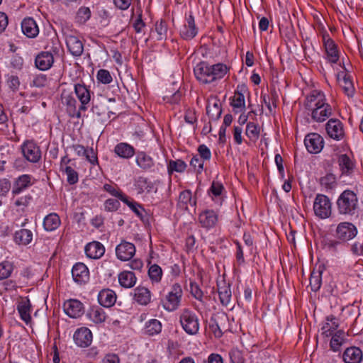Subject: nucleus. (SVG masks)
Returning <instances> with one entry per match:
<instances>
[{"instance_id": "nucleus-1", "label": "nucleus", "mask_w": 363, "mask_h": 363, "mask_svg": "<svg viewBox=\"0 0 363 363\" xmlns=\"http://www.w3.org/2000/svg\"><path fill=\"white\" fill-rule=\"evenodd\" d=\"M338 211L343 215H354L358 208V199L351 190L344 191L337 201Z\"/></svg>"}, {"instance_id": "nucleus-2", "label": "nucleus", "mask_w": 363, "mask_h": 363, "mask_svg": "<svg viewBox=\"0 0 363 363\" xmlns=\"http://www.w3.org/2000/svg\"><path fill=\"white\" fill-rule=\"evenodd\" d=\"M180 323L186 333L195 335L199 332V319L193 311L189 309L184 310L180 315Z\"/></svg>"}, {"instance_id": "nucleus-3", "label": "nucleus", "mask_w": 363, "mask_h": 363, "mask_svg": "<svg viewBox=\"0 0 363 363\" xmlns=\"http://www.w3.org/2000/svg\"><path fill=\"white\" fill-rule=\"evenodd\" d=\"M330 199L323 194H317L313 203V210L315 216L324 219L328 218L332 213Z\"/></svg>"}, {"instance_id": "nucleus-4", "label": "nucleus", "mask_w": 363, "mask_h": 363, "mask_svg": "<svg viewBox=\"0 0 363 363\" xmlns=\"http://www.w3.org/2000/svg\"><path fill=\"white\" fill-rule=\"evenodd\" d=\"M182 296V289L179 284H174L163 302V307L168 311H174L178 308Z\"/></svg>"}, {"instance_id": "nucleus-5", "label": "nucleus", "mask_w": 363, "mask_h": 363, "mask_svg": "<svg viewBox=\"0 0 363 363\" xmlns=\"http://www.w3.org/2000/svg\"><path fill=\"white\" fill-rule=\"evenodd\" d=\"M23 157L30 162L35 163L41 159L39 146L33 140H26L21 145Z\"/></svg>"}, {"instance_id": "nucleus-6", "label": "nucleus", "mask_w": 363, "mask_h": 363, "mask_svg": "<svg viewBox=\"0 0 363 363\" xmlns=\"http://www.w3.org/2000/svg\"><path fill=\"white\" fill-rule=\"evenodd\" d=\"M337 162L340 172V178L351 177L354 174L356 168L355 162L347 154L339 155Z\"/></svg>"}, {"instance_id": "nucleus-7", "label": "nucleus", "mask_w": 363, "mask_h": 363, "mask_svg": "<svg viewBox=\"0 0 363 363\" xmlns=\"http://www.w3.org/2000/svg\"><path fill=\"white\" fill-rule=\"evenodd\" d=\"M245 93H248V89L245 84H240L237 86L234 96L230 103L235 113L241 112L245 109Z\"/></svg>"}, {"instance_id": "nucleus-8", "label": "nucleus", "mask_w": 363, "mask_h": 363, "mask_svg": "<svg viewBox=\"0 0 363 363\" xmlns=\"http://www.w3.org/2000/svg\"><path fill=\"white\" fill-rule=\"evenodd\" d=\"M74 93L80 102L79 109L85 111L91 101V91L84 83H76L74 84Z\"/></svg>"}, {"instance_id": "nucleus-9", "label": "nucleus", "mask_w": 363, "mask_h": 363, "mask_svg": "<svg viewBox=\"0 0 363 363\" xmlns=\"http://www.w3.org/2000/svg\"><path fill=\"white\" fill-rule=\"evenodd\" d=\"M328 136L335 140H341L345 135L342 123L335 118L330 119L325 125Z\"/></svg>"}, {"instance_id": "nucleus-10", "label": "nucleus", "mask_w": 363, "mask_h": 363, "mask_svg": "<svg viewBox=\"0 0 363 363\" xmlns=\"http://www.w3.org/2000/svg\"><path fill=\"white\" fill-rule=\"evenodd\" d=\"M323 41L328 60L330 63H337L340 58L337 45L327 33L323 35Z\"/></svg>"}, {"instance_id": "nucleus-11", "label": "nucleus", "mask_w": 363, "mask_h": 363, "mask_svg": "<svg viewBox=\"0 0 363 363\" xmlns=\"http://www.w3.org/2000/svg\"><path fill=\"white\" fill-rule=\"evenodd\" d=\"M196 79L203 84H209L215 81L210 72V65L205 62L199 63L194 69Z\"/></svg>"}, {"instance_id": "nucleus-12", "label": "nucleus", "mask_w": 363, "mask_h": 363, "mask_svg": "<svg viewBox=\"0 0 363 363\" xmlns=\"http://www.w3.org/2000/svg\"><path fill=\"white\" fill-rule=\"evenodd\" d=\"M304 144L310 153H318L323 147V139L318 133H309L304 139Z\"/></svg>"}, {"instance_id": "nucleus-13", "label": "nucleus", "mask_w": 363, "mask_h": 363, "mask_svg": "<svg viewBox=\"0 0 363 363\" xmlns=\"http://www.w3.org/2000/svg\"><path fill=\"white\" fill-rule=\"evenodd\" d=\"M116 254L121 261L130 260L135 254V247L131 242L123 241L117 245Z\"/></svg>"}, {"instance_id": "nucleus-14", "label": "nucleus", "mask_w": 363, "mask_h": 363, "mask_svg": "<svg viewBox=\"0 0 363 363\" xmlns=\"http://www.w3.org/2000/svg\"><path fill=\"white\" fill-rule=\"evenodd\" d=\"M325 99L323 92L318 90H313L309 95H308L304 101L305 108L312 112L318 106L323 103Z\"/></svg>"}, {"instance_id": "nucleus-15", "label": "nucleus", "mask_w": 363, "mask_h": 363, "mask_svg": "<svg viewBox=\"0 0 363 363\" xmlns=\"http://www.w3.org/2000/svg\"><path fill=\"white\" fill-rule=\"evenodd\" d=\"M64 311L70 318H77L84 313L83 303L77 299H70L64 303Z\"/></svg>"}, {"instance_id": "nucleus-16", "label": "nucleus", "mask_w": 363, "mask_h": 363, "mask_svg": "<svg viewBox=\"0 0 363 363\" xmlns=\"http://www.w3.org/2000/svg\"><path fill=\"white\" fill-rule=\"evenodd\" d=\"M357 230L356 227L351 223H340L336 230L337 237L343 240H351L355 237Z\"/></svg>"}, {"instance_id": "nucleus-17", "label": "nucleus", "mask_w": 363, "mask_h": 363, "mask_svg": "<svg viewBox=\"0 0 363 363\" xmlns=\"http://www.w3.org/2000/svg\"><path fill=\"white\" fill-rule=\"evenodd\" d=\"M198 33V28L196 26L194 16L189 14L186 18V23L180 30L181 37L186 40L193 39Z\"/></svg>"}, {"instance_id": "nucleus-18", "label": "nucleus", "mask_w": 363, "mask_h": 363, "mask_svg": "<svg viewBox=\"0 0 363 363\" xmlns=\"http://www.w3.org/2000/svg\"><path fill=\"white\" fill-rule=\"evenodd\" d=\"M333 109L331 106L325 101L320 106H318L312 112L311 118L316 122H323L332 115Z\"/></svg>"}, {"instance_id": "nucleus-19", "label": "nucleus", "mask_w": 363, "mask_h": 363, "mask_svg": "<svg viewBox=\"0 0 363 363\" xmlns=\"http://www.w3.org/2000/svg\"><path fill=\"white\" fill-rule=\"evenodd\" d=\"M75 343L81 347H86L92 341V333L87 328L77 329L73 336Z\"/></svg>"}, {"instance_id": "nucleus-20", "label": "nucleus", "mask_w": 363, "mask_h": 363, "mask_svg": "<svg viewBox=\"0 0 363 363\" xmlns=\"http://www.w3.org/2000/svg\"><path fill=\"white\" fill-rule=\"evenodd\" d=\"M72 274L75 282L86 283L89 278V272L87 267L82 262L75 264L72 269Z\"/></svg>"}, {"instance_id": "nucleus-21", "label": "nucleus", "mask_w": 363, "mask_h": 363, "mask_svg": "<svg viewBox=\"0 0 363 363\" xmlns=\"http://www.w3.org/2000/svg\"><path fill=\"white\" fill-rule=\"evenodd\" d=\"M199 221L203 228L209 229L216 225L218 215L213 210H206L199 214Z\"/></svg>"}, {"instance_id": "nucleus-22", "label": "nucleus", "mask_w": 363, "mask_h": 363, "mask_svg": "<svg viewBox=\"0 0 363 363\" xmlns=\"http://www.w3.org/2000/svg\"><path fill=\"white\" fill-rule=\"evenodd\" d=\"M66 45L69 52L76 57L80 56L84 51V46L82 41L72 35L66 37Z\"/></svg>"}, {"instance_id": "nucleus-23", "label": "nucleus", "mask_w": 363, "mask_h": 363, "mask_svg": "<svg viewBox=\"0 0 363 363\" xmlns=\"http://www.w3.org/2000/svg\"><path fill=\"white\" fill-rule=\"evenodd\" d=\"M54 62V57L49 52H42L37 55L35 64L38 69L45 71L49 69Z\"/></svg>"}, {"instance_id": "nucleus-24", "label": "nucleus", "mask_w": 363, "mask_h": 363, "mask_svg": "<svg viewBox=\"0 0 363 363\" xmlns=\"http://www.w3.org/2000/svg\"><path fill=\"white\" fill-rule=\"evenodd\" d=\"M363 357L362 350L357 347L347 348L342 354L345 363H360Z\"/></svg>"}, {"instance_id": "nucleus-25", "label": "nucleus", "mask_w": 363, "mask_h": 363, "mask_svg": "<svg viewBox=\"0 0 363 363\" xmlns=\"http://www.w3.org/2000/svg\"><path fill=\"white\" fill-rule=\"evenodd\" d=\"M62 101L66 106L67 111L70 117L77 118L82 117L81 112L83 111L80 110L79 108L78 109L77 108V101L72 96H63Z\"/></svg>"}, {"instance_id": "nucleus-26", "label": "nucleus", "mask_w": 363, "mask_h": 363, "mask_svg": "<svg viewBox=\"0 0 363 363\" xmlns=\"http://www.w3.org/2000/svg\"><path fill=\"white\" fill-rule=\"evenodd\" d=\"M105 252L104 245L99 242H92L87 244L85 247V253L86 256L91 259H99Z\"/></svg>"}, {"instance_id": "nucleus-27", "label": "nucleus", "mask_w": 363, "mask_h": 363, "mask_svg": "<svg viewBox=\"0 0 363 363\" xmlns=\"http://www.w3.org/2000/svg\"><path fill=\"white\" fill-rule=\"evenodd\" d=\"M22 31L27 37L33 38L39 33L36 22L33 18H26L21 23Z\"/></svg>"}, {"instance_id": "nucleus-28", "label": "nucleus", "mask_w": 363, "mask_h": 363, "mask_svg": "<svg viewBox=\"0 0 363 363\" xmlns=\"http://www.w3.org/2000/svg\"><path fill=\"white\" fill-rule=\"evenodd\" d=\"M116 298L115 291L108 289L101 290L98 296L99 303L106 308L113 306L116 301Z\"/></svg>"}, {"instance_id": "nucleus-29", "label": "nucleus", "mask_w": 363, "mask_h": 363, "mask_svg": "<svg viewBox=\"0 0 363 363\" xmlns=\"http://www.w3.org/2000/svg\"><path fill=\"white\" fill-rule=\"evenodd\" d=\"M218 292L221 304L228 306L232 296L230 284L225 281L218 284Z\"/></svg>"}, {"instance_id": "nucleus-30", "label": "nucleus", "mask_w": 363, "mask_h": 363, "mask_svg": "<svg viewBox=\"0 0 363 363\" xmlns=\"http://www.w3.org/2000/svg\"><path fill=\"white\" fill-rule=\"evenodd\" d=\"M134 300L140 305L146 306L151 300V293L144 286H138L134 289Z\"/></svg>"}, {"instance_id": "nucleus-31", "label": "nucleus", "mask_w": 363, "mask_h": 363, "mask_svg": "<svg viewBox=\"0 0 363 363\" xmlns=\"http://www.w3.org/2000/svg\"><path fill=\"white\" fill-rule=\"evenodd\" d=\"M325 320V323L321 328V332L325 337H329L335 333V331L339 327V323L337 318L333 315L327 316Z\"/></svg>"}, {"instance_id": "nucleus-32", "label": "nucleus", "mask_w": 363, "mask_h": 363, "mask_svg": "<svg viewBox=\"0 0 363 363\" xmlns=\"http://www.w3.org/2000/svg\"><path fill=\"white\" fill-rule=\"evenodd\" d=\"M31 177L28 174L20 176L14 182L12 194L13 195L19 194L23 190L31 185Z\"/></svg>"}, {"instance_id": "nucleus-33", "label": "nucleus", "mask_w": 363, "mask_h": 363, "mask_svg": "<svg viewBox=\"0 0 363 363\" xmlns=\"http://www.w3.org/2000/svg\"><path fill=\"white\" fill-rule=\"evenodd\" d=\"M114 152L120 157L129 159L135 154V149L130 145L121 143L116 145Z\"/></svg>"}, {"instance_id": "nucleus-34", "label": "nucleus", "mask_w": 363, "mask_h": 363, "mask_svg": "<svg viewBox=\"0 0 363 363\" xmlns=\"http://www.w3.org/2000/svg\"><path fill=\"white\" fill-rule=\"evenodd\" d=\"M340 74H342V79L340 80V86L348 97H352L354 94V87L350 74L347 72H342Z\"/></svg>"}, {"instance_id": "nucleus-35", "label": "nucleus", "mask_w": 363, "mask_h": 363, "mask_svg": "<svg viewBox=\"0 0 363 363\" xmlns=\"http://www.w3.org/2000/svg\"><path fill=\"white\" fill-rule=\"evenodd\" d=\"M30 307L31 304L29 299L21 300L17 306L21 318L26 323H28L31 320Z\"/></svg>"}, {"instance_id": "nucleus-36", "label": "nucleus", "mask_w": 363, "mask_h": 363, "mask_svg": "<svg viewBox=\"0 0 363 363\" xmlns=\"http://www.w3.org/2000/svg\"><path fill=\"white\" fill-rule=\"evenodd\" d=\"M135 274L130 271H124L118 274V281L124 288H131L136 283Z\"/></svg>"}, {"instance_id": "nucleus-37", "label": "nucleus", "mask_w": 363, "mask_h": 363, "mask_svg": "<svg viewBox=\"0 0 363 363\" xmlns=\"http://www.w3.org/2000/svg\"><path fill=\"white\" fill-rule=\"evenodd\" d=\"M33 240V233L30 230L21 229L14 234V240L18 245H27Z\"/></svg>"}, {"instance_id": "nucleus-38", "label": "nucleus", "mask_w": 363, "mask_h": 363, "mask_svg": "<svg viewBox=\"0 0 363 363\" xmlns=\"http://www.w3.org/2000/svg\"><path fill=\"white\" fill-rule=\"evenodd\" d=\"M136 163L143 170L150 169L155 165L152 158L144 152H139L137 154Z\"/></svg>"}, {"instance_id": "nucleus-39", "label": "nucleus", "mask_w": 363, "mask_h": 363, "mask_svg": "<svg viewBox=\"0 0 363 363\" xmlns=\"http://www.w3.org/2000/svg\"><path fill=\"white\" fill-rule=\"evenodd\" d=\"M228 320L227 315L225 314L216 318H212L211 319V323L209 325L210 329L213 333L215 337H220L223 335L221 329L222 321L225 322Z\"/></svg>"}, {"instance_id": "nucleus-40", "label": "nucleus", "mask_w": 363, "mask_h": 363, "mask_svg": "<svg viewBox=\"0 0 363 363\" xmlns=\"http://www.w3.org/2000/svg\"><path fill=\"white\" fill-rule=\"evenodd\" d=\"M206 113L213 121H217L222 114L221 105L218 101L208 102L206 106Z\"/></svg>"}, {"instance_id": "nucleus-41", "label": "nucleus", "mask_w": 363, "mask_h": 363, "mask_svg": "<svg viewBox=\"0 0 363 363\" xmlns=\"http://www.w3.org/2000/svg\"><path fill=\"white\" fill-rule=\"evenodd\" d=\"M60 225V219L57 213H50L44 218L43 226L48 231H52L57 229Z\"/></svg>"}, {"instance_id": "nucleus-42", "label": "nucleus", "mask_w": 363, "mask_h": 363, "mask_svg": "<svg viewBox=\"0 0 363 363\" xmlns=\"http://www.w3.org/2000/svg\"><path fill=\"white\" fill-rule=\"evenodd\" d=\"M168 28L167 23L163 20H160L155 23V30H152V35L156 33V40H165L167 37Z\"/></svg>"}, {"instance_id": "nucleus-43", "label": "nucleus", "mask_w": 363, "mask_h": 363, "mask_svg": "<svg viewBox=\"0 0 363 363\" xmlns=\"http://www.w3.org/2000/svg\"><path fill=\"white\" fill-rule=\"evenodd\" d=\"M178 203L180 207L187 210L188 204H190L191 206H194L196 205V200L192 199L191 191L184 190L179 194Z\"/></svg>"}, {"instance_id": "nucleus-44", "label": "nucleus", "mask_w": 363, "mask_h": 363, "mask_svg": "<svg viewBox=\"0 0 363 363\" xmlns=\"http://www.w3.org/2000/svg\"><path fill=\"white\" fill-rule=\"evenodd\" d=\"M87 316L95 323H101L106 320V313L102 308L99 307L91 308Z\"/></svg>"}, {"instance_id": "nucleus-45", "label": "nucleus", "mask_w": 363, "mask_h": 363, "mask_svg": "<svg viewBox=\"0 0 363 363\" xmlns=\"http://www.w3.org/2000/svg\"><path fill=\"white\" fill-rule=\"evenodd\" d=\"M330 340V347L334 352L339 350L340 347L342 345L345 340V333L343 330H337L332 335Z\"/></svg>"}, {"instance_id": "nucleus-46", "label": "nucleus", "mask_w": 363, "mask_h": 363, "mask_svg": "<svg viewBox=\"0 0 363 363\" xmlns=\"http://www.w3.org/2000/svg\"><path fill=\"white\" fill-rule=\"evenodd\" d=\"M145 333L149 335L159 334L162 331V324L157 319H151L145 324Z\"/></svg>"}, {"instance_id": "nucleus-47", "label": "nucleus", "mask_w": 363, "mask_h": 363, "mask_svg": "<svg viewBox=\"0 0 363 363\" xmlns=\"http://www.w3.org/2000/svg\"><path fill=\"white\" fill-rule=\"evenodd\" d=\"M210 72L212 73V77H215V81L223 78L228 72V67L223 63H218L213 65H210Z\"/></svg>"}, {"instance_id": "nucleus-48", "label": "nucleus", "mask_w": 363, "mask_h": 363, "mask_svg": "<svg viewBox=\"0 0 363 363\" xmlns=\"http://www.w3.org/2000/svg\"><path fill=\"white\" fill-rule=\"evenodd\" d=\"M245 134L250 140L256 141L260 134L259 126L253 122H249L246 126Z\"/></svg>"}, {"instance_id": "nucleus-49", "label": "nucleus", "mask_w": 363, "mask_h": 363, "mask_svg": "<svg viewBox=\"0 0 363 363\" xmlns=\"http://www.w3.org/2000/svg\"><path fill=\"white\" fill-rule=\"evenodd\" d=\"M135 186L138 192L142 194L143 192H150L153 189V184L148 181L147 178L140 177L138 179L135 183Z\"/></svg>"}, {"instance_id": "nucleus-50", "label": "nucleus", "mask_w": 363, "mask_h": 363, "mask_svg": "<svg viewBox=\"0 0 363 363\" xmlns=\"http://www.w3.org/2000/svg\"><path fill=\"white\" fill-rule=\"evenodd\" d=\"M322 270L319 268L316 271H313L310 277V286L312 291H317L321 286Z\"/></svg>"}, {"instance_id": "nucleus-51", "label": "nucleus", "mask_w": 363, "mask_h": 363, "mask_svg": "<svg viewBox=\"0 0 363 363\" xmlns=\"http://www.w3.org/2000/svg\"><path fill=\"white\" fill-rule=\"evenodd\" d=\"M148 274L152 281L157 283L162 279V270L159 265L154 264L149 268Z\"/></svg>"}, {"instance_id": "nucleus-52", "label": "nucleus", "mask_w": 363, "mask_h": 363, "mask_svg": "<svg viewBox=\"0 0 363 363\" xmlns=\"http://www.w3.org/2000/svg\"><path fill=\"white\" fill-rule=\"evenodd\" d=\"M186 167V163L182 160H170L168 164V169L171 172H184Z\"/></svg>"}, {"instance_id": "nucleus-53", "label": "nucleus", "mask_w": 363, "mask_h": 363, "mask_svg": "<svg viewBox=\"0 0 363 363\" xmlns=\"http://www.w3.org/2000/svg\"><path fill=\"white\" fill-rule=\"evenodd\" d=\"M104 189L106 191L118 198L123 202H126V195H125L120 189H116L115 186L108 184H106L104 186Z\"/></svg>"}, {"instance_id": "nucleus-54", "label": "nucleus", "mask_w": 363, "mask_h": 363, "mask_svg": "<svg viewBox=\"0 0 363 363\" xmlns=\"http://www.w3.org/2000/svg\"><path fill=\"white\" fill-rule=\"evenodd\" d=\"M13 271V265L9 262L0 264V280L8 278Z\"/></svg>"}, {"instance_id": "nucleus-55", "label": "nucleus", "mask_w": 363, "mask_h": 363, "mask_svg": "<svg viewBox=\"0 0 363 363\" xmlns=\"http://www.w3.org/2000/svg\"><path fill=\"white\" fill-rule=\"evenodd\" d=\"M190 166L195 172L200 174L203 169V160L199 155H194L190 160Z\"/></svg>"}, {"instance_id": "nucleus-56", "label": "nucleus", "mask_w": 363, "mask_h": 363, "mask_svg": "<svg viewBox=\"0 0 363 363\" xmlns=\"http://www.w3.org/2000/svg\"><path fill=\"white\" fill-rule=\"evenodd\" d=\"M65 172L67 177V182L69 184H74L78 182V173L71 167L66 166L65 167Z\"/></svg>"}, {"instance_id": "nucleus-57", "label": "nucleus", "mask_w": 363, "mask_h": 363, "mask_svg": "<svg viewBox=\"0 0 363 363\" xmlns=\"http://www.w3.org/2000/svg\"><path fill=\"white\" fill-rule=\"evenodd\" d=\"M336 182V177L333 174H328L320 179V184L322 186L327 189H332L334 187Z\"/></svg>"}, {"instance_id": "nucleus-58", "label": "nucleus", "mask_w": 363, "mask_h": 363, "mask_svg": "<svg viewBox=\"0 0 363 363\" xmlns=\"http://www.w3.org/2000/svg\"><path fill=\"white\" fill-rule=\"evenodd\" d=\"M99 82L107 84L112 82V77L110 72L106 69H99L96 75Z\"/></svg>"}, {"instance_id": "nucleus-59", "label": "nucleus", "mask_w": 363, "mask_h": 363, "mask_svg": "<svg viewBox=\"0 0 363 363\" xmlns=\"http://www.w3.org/2000/svg\"><path fill=\"white\" fill-rule=\"evenodd\" d=\"M77 17L80 23L87 21L91 17L89 8L85 6L81 7L77 11Z\"/></svg>"}, {"instance_id": "nucleus-60", "label": "nucleus", "mask_w": 363, "mask_h": 363, "mask_svg": "<svg viewBox=\"0 0 363 363\" xmlns=\"http://www.w3.org/2000/svg\"><path fill=\"white\" fill-rule=\"evenodd\" d=\"M124 203H126L138 216L142 217L143 213L145 211V209L141 206V205L133 201H130L127 196L126 202Z\"/></svg>"}, {"instance_id": "nucleus-61", "label": "nucleus", "mask_w": 363, "mask_h": 363, "mask_svg": "<svg viewBox=\"0 0 363 363\" xmlns=\"http://www.w3.org/2000/svg\"><path fill=\"white\" fill-rule=\"evenodd\" d=\"M230 359L231 363H244L245 362V358L242 355V353L241 351L234 349L232 350L230 353Z\"/></svg>"}, {"instance_id": "nucleus-62", "label": "nucleus", "mask_w": 363, "mask_h": 363, "mask_svg": "<svg viewBox=\"0 0 363 363\" xmlns=\"http://www.w3.org/2000/svg\"><path fill=\"white\" fill-rule=\"evenodd\" d=\"M47 84V77L45 74H40L38 75H35L33 77V79L32 82L30 83V86H35V87H43Z\"/></svg>"}, {"instance_id": "nucleus-63", "label": "nucleus", "mask_w": 363, "mask_h": 363, "mask_svg": "<svg viewBox=\"0 0 363 363\" xmlns=\"http://www.w3.org/2000/svg\"><path fill=\"white\" fill-rule=\"evenodd\" d=\"M120 202L116 199H108L104 203V208L106 211H116L120 207Z\"/></svg>"}, {"instance_id": "nucleus-64", "label": "nucleus", "mask_w": 363, "mask_h": 363, "mask_svg": "<svg viewBox=\"0 0 363 363\" xmlns=\"http://www.w3.org/2000/svg\"><path fill=\"white\" fill-rule=\"evenodd\" d=\"M190 292L195 298L199 301L202 299L203 294L197 283L190 282Z\"/></svg>"}]
</instances>
